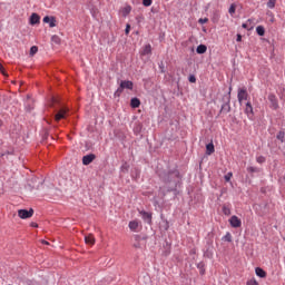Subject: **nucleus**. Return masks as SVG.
<instances>
[{"instance_id": "obj_40", "label": "nucleus", "mask_w": 285, "mask_h": 285, "mask_svg": "<svg viewBox=\"0 0 285 285\" xmlns=\"http://www.w3.org/2000/svg\"><path fill=\"white\" fill-rule=\"evenodd\" d=\"M242 28H243V29H248L247 23H243V24H242Z\"/></svg>"}, {"instance_id": "obj_15", "label": "nucleus", "mask_w": 285, "mask_h": 285, "mask_svg": "<svg viewBox=\"0 0 285 285\" xmlns=\"http://www.w3.org/2000/svg\"><path fill=\"white\" fill-rule=\"evenodd\" d=\"M153 53V46L150 45H146L144 48H142V51H141V56H148Z\"/></svg>"}, {"instance_id": "obj_28", "label": "nucleus", "mask_w": 285, "mask_h": 285, "mask_svg": "<svg viewBox=\"0 0 285 285\" xmlns=\"http://www.w3.org/2000/svg\"><path fill=\"white\" fill-rule=\"evenodd\" d=\"M284 138H285V132H284V131H279V132L277 134V139L283 142Z\"/></svg>"}, {"instance_id": "obj_13", "label": "nucleus", "mask_w": 285, "mask_h": 285, "mask_svg": "<svg viewBox=\"0 0 285 285\" xmlns=\"http://www.w3.org/2000/svg\"><path fill=\"white\" fill-rule=\"evenodd\" d=\"M132 12V7L130 6H125L124 8H121L120 13L124 18H127L129 16V13Z\"/></svg>"}, {"instance_id": "obj_36", "label": "nucleus", "mask_w": 285, "mask_h": 285, "mask_svg": "<svg viewBox=\"0 0 285 285\" xmlns=\"http://www.w3.org/2000/svg\"><path fill=\"white\" fill-rule=\"evenodd\" d=\"M0 71L2 72V75L6 76V72H4V70H3V65H2V63H0Z\"/></svg>"}, {"instance_id": "obj_11", "label": "nucleus", "mask_w": 285, "mask_h": 285, "mask_svg": "<svg viewBox=\"0 0 285 285\" xmlns=\"http://www.w3.org/2000/svg\"><path fill=\"white\" fill-rule=\"evenodd\" d=\"M85 243L88 246H94L96 244V238H95L94 234H88V236H85Z\"/></svg>"}, {"instance_id": "obj_18", "label": "nucleus", "mask_w": 285, "mask_h": 285, "mask_svg": "<svg viewBox=\"0 0 285 285\" xmlns=\"http://www.w3.org/2000/svg\"><path fill=\"white\" fill-rule=\"evenodd\" d=\"M214 151H215V147H214L213 142L207 144L206 145V154L212 155V154H214Z\"/></svg>"}, {"instance_id": "obj_1", "label": "nucleus", "mask_w": 285, "mask_h": 285, "mask_svg": "<svg viewBox=\"0 0 285 285\" xmlns=\"http://www.w3.org/2000/svg\"><path fill=\"white\" fill-rule=\"evenodd\" d=\"M132 87H134L132 81H130V80H122V81H120V86L117 89L116 95L124 92V89L132 90Z\"/></svg>"}, {"instance_id": "obj_30", "label": "nucleus", "mask_w": 285, "mask_h": 285, "mask_svg": "<svg viewBox=\"0 0 285 285\" xmlns=\"http://www.w3.org/2000/svg\"><path fill=\"white\" fill-rule=\"evenodd\" d=\"M232 177H233V173H232V171L227 173V174L225 175V181H226V183H229V180H230Z\"/></svg>"}, {"instance_id": "obj_16", "label": "nucleus", "mask_w": 285, "mask_h": 285, "mask_svg": "<svg viewBox=\"0 0 285 285\" xmlns=\"http://www.w3.org/2000/svg\"><path fill=\"white\" fill-rule=\"evenodd\" d=\"M141 105V101L139 100V98H132L130 106L131 108H139V106Z\"/></svg>"}, {"instance_id": "obj_21", "label": "nucleus", "mask_w": 285, "mask_h": 285, "mask_svg": "<svg viewBox=\"0 0 285 285\" xmlns=\"http://www.w3.org/2000/svg\"><path fill=\"white\" fill-rule=\"evenodd\" d=\"M223 213L225 216H230V207L228 205H223Z\"/></svg>"}, {"instance_id": "obj_44", "label": "nucleus", "mask_w": 285, "mask_h": 285, "mask_svg": "<svg viewBox=\"0 0 285 285\" xmlns=\"http://www.w3.org/2000/svg\"><path fill=\"white\" fill-rule=\"evenodd\" d=\"M200 274H202V275H204V274H205L204 269H200Z\"/></svg>"}, {"instance_id": "obj_24", "label": "nucleus", "mask_w": 285, "mask_h": 285, "mask_svg": "<svg viewBox=\"0 0 285 285\" xmlns=\"http://www.w3.org/2000/svg\"><path fill=\"white\" fill-rule=\"evenodd\" d=\"M275 4H276V0H268V2H267V8H268V9H274V8H275Z\"/></svg>"}, {"instance_id": "obj_34", "label": "nucleus", "mask_w": 285, "mask_h": 285, "mask_svg": "<svg viewBox=\"0 0 285 285\" xmlns=\"http://www.w3.org/2000/svg\"><path fill=\"white\" fill-rule=\"evenodd\" d=\"M247 285H258V283L255 278H252L250 281H247Z\"/></svg>"}, {"instance_id": "obj_39", "label": "nucleus", "mask_w": 285, "mask_h": 285, "mask_svg": "<svg viewBox=\"0 0 285 285\" xmlns=\"http://www.w3.org/2000/svg\"><path fill=\"white\" fill-rule=\"evenodd\" d=\"M163 179H164L165 183H169L170 181V179L167 178V177H163Z\"/></svg>"}, {"instance_id": "obj_43", "label": "nucleus", "mask_w": 285, "mask_h": 285, "mask_svg": "<svg viewBox=\"0 0 285 285\" xmlns=\"http://www.w3.org/2000/svg\"><path fill=\"white\" fill-rule=\"evenodd\" d=\"M3 126V121L0 119V127H2Z\"/></svg>"}, {"instance_id": "obj_20", "label": "nucleus", "mask_w": 285, "mask_h": 285, "mask_svg": "<svg viewBox=\"0 0 285 285\" xmlns=\"http://www.w3.org/2000/svg\"><path fill=\"white\" fill-rule=\"evenodd\" d=\"M256 32H257V35H258L259 37H264V35H265V28H264L263 26H258V27L256 28Z\"/></svg>"}, {"instance_id": "obj_7", "label": "nucleus", "mask_w": 285, "mask_h": 285, "mask_svg": "<svg viewBox=\"0 0 285 285\" xmlns=\"http://www.w3.org/2000/svg\"><path fill=\"white\" fill-rule=\"evenodd\" d=\"M229 224L233 228H239L242 226V219L238 218V216L236 215H233L230 218H229Z\"/></svg>"}, {"instance_id": "obj_17", "label": "nucleus", "mask_w": 285, "mask_h": 285, "mask_svg": "<svg viewBox=\"0 0 285 285\" xmlns=\"http://www.w3.org/2000/svg\"><path fill=\"white\" fill-rule=\"evenodd\" d=\"M255 273L261 278H265L266 277V272H264V269H262V267H256Z\"/></svg>"}, {"instance_id": "obj_45", "label": "nucleus", "mask_w": 285, "mask_h": 285, "mask_svg": "<svg viewBox=\"0 0 285 285\" xmlns=\"http://www.w3.org/2000/svg\"><path fill=\"white\" fill-rule=\"evenodd\" d=\"M229 98H230V96H228V101H229Z\"/></svg>"}, {"instance_id": "obj_9", "label": "nucleus", "mask_w": 285, "mask_h": 285, "mask_svg": "<svg viewBox=\"0 0 285 285\" xmlns=\"http://www.w3.org/2000/svg\"><path fill=\"white\" fill-rule=\"evenodd\" d=\"M139 214L141 215L142 219L147 222L148 224L153 223V214L146 212V210H140Z\"/></svg>"}, {"instance_id": "obj_14", "label": "nucleus", "mask_w": 285, "mask_h": 285, "mask_svg": "<svg viewBox=\"0 0 285 285\" xmlns=\"http://www.w3.org/2000/svg\"><path fill=\"white\" fill-rule=\"evenodd\" d=\"M139 228V222L138 220H130L129 222V229L131 232H137V229Z\"/></svg>"}, {"instance_id": "obj_23", "label": "nucleus", "mask_w": 285, "mask_h": 285, "mask_svg": "<svg viewBox=\"0 0 285 285\" xmlns=\"http://www.w3.org/2000/svg\"><path fill=\"white\" fill-rule=\"evenodd\" d=\"M51 40H52V42H55L56 45H60V42H61L60 37L57 36V35L52 36Z\"/></svg>"}, {"instance_id": "obj_26", "label": "nucleus", "mask_w": 285, "mask_h": 285, "mask_svg": "<svg viewBox=\"0 0 285 285\" xmlns=\"http://www.w3.org/2000/svg\"><path fill=\"white\" fill-rule=\"evenodd\" d=\"M235 11H236V6L233 3V4L230 6V8L228 9V13H229L230 16H234V14H235Z\"/></svg>"}, {"instance_id": "obj_22", "label": "nucleus", "mask_w": 285, "mask_h": 285, "mask_svg": "<svg viewBox=\"0 0 285 285\" xmlns=\"http://www.w3.org/2000/svg\"><path fill=\"white\" fill-rule=\"evenodd\" d=\"M38 51H39V48H38L37 46H32V47L30 48V56L37 55Z\"/></svg>"}, {"instance_id": "obj_3", "label": "nucleus", "mask_w": 285, "mask_h": 285, "mask_svg": "<svg viewBox=\"0 0 285 285\" xmlns=\"http://www.w3.org/2000/svg\"><path fill=\"white\" fill-rule=\"evenodd\" d=\"M237 99H238L239 105H242L243 101H247L248 100V94H247V89L246 88H239L238 89Z\"/></svg>"}, {"instance_id": "obj_2", "label": "nucleus", "mask_w": 285, "mask_h": 285, "mask_svg": "<svg viewBox=\"0 0 285 285\" xmlns=\"http://www.w3.org/2000/svg\"><path fill=\"white\" fill-rule=\"evenodd\" d=\"M33 215H35V209H33V208H30L29 210H28V209H19V210H18V216H19L21 219H29V218H31Z\"/></svg>"}, {"instance_id": "obj_4", "label": "nucleus", "mask_w": 285, "mask_h": 285, "mask_svg": "<svg viewBox=\"0 0 285 285\" xmlns=\"http://www.w3.org/2000/svg\"><path fill=\"white\" fill-rule=\"evenodd\" d=\"M69 112V109L68 108H61L55 116V120L56 121H60L62 119H66L67 118V115Z\"/></svg>"}, {"instance_id": "obj_38", "label": "nucleus", "mask_w": 285, "mask_h": 285, "mask_svg": "<svg viewBox=\"0 0 285 285\" xmlns=\"http://www.w3.org/2000/svg\"><path fill=\"white\" fill-rule=\"evenodd\" d=\"M237 42H242V36L238 33L237 35V39H236Z\"/></svg>"}, {"instance_id": "obj_19", "label": "nucleus", "mask_w": 285, "mask_h": 285, "mask_svg": "<svg viewBox=\"0 0 285 285\" xmlns=\"http://www.w3.org/2000/svg\"><path fill=\"white\" fill-rule=\"evenodd\" d=\"M206 50H207V47L205 45H199V46H197V49H196L198 55L206 53Z\"/></svg>"}, {"instance_id": "obj_5", "label": "nucleus", "mask_w": 285, "mask_h": 285, "mask_svg": "<svg viewBox=\"0 0 285 285\" xmlns=\"http://www.w3.org/2000/svg\"><path fill=\"white\" fill-rule=\"evenodd\" d=\"M268 101L271 102V105H269L271 109H273V110L278 109V100L274 94L268 95Z\"/></svg>"}, {"instance_id": "obj_42", "label": "nucleus", "mask_w": 285, "mask_h": 285, "mask_svg": "<svg viewBox=\"0 0 285 285\" xmlns=\"http://www.w3.org/2000/svg\"><path fill=\"white\" fill-rule=\"evenodd\" d=\"M42 244L49 245L48 240H42Z\"/></svg>"}, {"instance_id": "obj_10", "label": "nucleus", "mask_w": 285, "mask_h": 285, "mask_svg": "<svg viewBox=\"0 0 285 285\" xmlns=\"http://www.w3.org/2000/svg\"><path fill=\"white\" fill-rule=\"evenodd\" d=\"M41 21V17L38 14V13H32L30 16V24L31 26H36V24H39Z\"/></svg>"}, {"instance_id": "obj_41", "label": "nucleus", "mask_w": 285, "mask_h": 285, "mask_svg": "<svg viewBox=\"0 0 285 285\" xmlns=\"http://www.w3.org/2000/svg\"><path fill=\"white\" fill-rule=\"evenodd\" d=\"M52 102H53V104H57V102H58V99H57V98H52Z\"/></svg>"}, {"instance_id": "obj_37", "label": "nucleus", "mask_w": 285, "mask_h": 285, "mask_svg": "<svg viewBox=\"0 0 285 285\" xmlns=\"http://www.w3.org/2000/svg\"><path fill=\"white\" fill-rule=\"evenodd\" d=\"M31 227L38 228L39 225H38V223L32 222V223H31Z\"/></svg>"}, {"instance_id": "obj_32", "label": "nucleus", "mask_w": 285, "mask_h": 285, "mask_svg": "<svg viewBox=\"0 0 285 285\" xmlns=\"http://www.w3.org/2000/svg\"><path fill=\"white\" fill-rule=\"evenodd\" d=\"M247 171L253 174V173H256L257 169H256V167L249 166V167H247Z\"/></svg>"}, {"instance_id": "obj_8", "label": "nucleus", "mask_w": 285, "mask_h": 285, "mask_svg": "<svg viewBox=\"0 0 285 285\" xmlns=\"http://www.w3.org/2000/svg\"><path fill=\"white\" fill-rule=\"evenodd\" d=\"M42 21H43V23H49L50 28L57 27V19L55 17L46 16V17H43Z\"/></svg>"}, {"instance_id": "obj_25", "label": "nucleus", "mask_w": 285, "mask_h": 285, "mask_svg": "<svg viewBox=\"0 0 285 285\" xmlns=\"http://www.w3.org/2000/svg\"><path fill=\"white\" fill-rule=\"evenodd\" d=\"M142 6L149 8L150 6H153V0H142Z\"/></svg>"}, {"instance_id": "obj_6", "label": "nucleus", "mask_w": 285, "mask_h": 285, "mask_svg": "<svg viewBox=\"0 0 285 285\" xmlns=\"http://www.w3.org/2000/svg\"><path fill=\"white\" fill-rule=\"evenodd\" d=\"M97 156L95 154H88L82 157V165L89 166L96 160Z\"/></svg>"}, {"instance_id": "obj_35", "label": "nucleus", "mask_w": 285, "mask_h": 285, "mask_svg": "<svg viewBox=\"0 0 285 285\" xmlns=\"http://www.w3.org/2000/svg\"><path fill=\"white\" fill-rule=\"evenodd\" d=\"M190 83H195L196 82V77L194 75H190L188 78Z\"/></svg>"}, {"instance_id": "obj_29", "label": "nucleus", "mask_w": 285, "mask_h": 285, "mask_svg": "<svg viewBox=\"0 0 285 285\" xmlns=\"http://www.w3.org/2000/svg\"><path fill=\"white\" fill-rule=\"evenodd\" d=\"M224 240L230 243L232 242V234L229 232L226 233V235L224 236Z\"/></svg>"}, {"instance_id": "obj_27", "label": "nucleus", "mask_w": 285, "mask_h": 285, "mask_svg": "<svg viewBox=\"0 0 285 285\" xmlns=\"http://www.w3.org/2000/svg\"><path fill=\"white\" fill-rule=\"evenodd\" d=\"M265 160H266L265 157L262 156V155H259V156L256 157V161H257L258 164H264Z\"/></svg>"}, {"instance_id": "obj_31", "label": "nucleus", "mask_w": 285, "mask_h": 285, "mask_svg": "<svg viewBox=\"0 0 285 285\" xmlns=\"http://www.w3.org/2000/svg\"><path fill=\"white\" fill-rule=\"evenodd\" d=\"M208 22V18H200L198 19L199 24H206Z\"/></svg>"}, {"instance_id": "obj_12", "label": "nucleus", "mask_w": 285, "mask_h": 285, "mask_svg": "<svg viewBox=\"0 0 285 285\" xmlns=\"http://www.w3.org/2000/svg\"><path fill=\"white\" fill-rule=\"evenodd\" d=\"M245 114L247 115L248 118L254 116V110H253L250 101L246 102Z\"/></svg>"}, {"instance_id": "obj_33", "label": "nucleus", "mask_w": 285, "mask_h": 285, "mask_svg": "<svg viewBox=\"0 0 285 285\" xmlns=\"http://www.w3.org/2000/svg\"><path fill=\"white\" fill-rule=\"evenodd\" d=\"M125 33H126V36L130 35V24L129 23L126 24Z\"/></svg>"}]
</instances>
